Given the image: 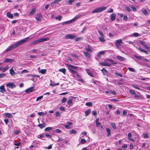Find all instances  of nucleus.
Listing matches in <instances>:
<instances>
[{
    "label": "nucleus",
    "instance_id": "nucleus-1",
    "mask_svg": "<svg viewBox=\"0 0 150 150\" xmlns=\"http://www.w3.org/2000/svg\"><path fill=\"white\" fill-rule=\"evenodd\" d=\"M29 37H28L26 38H25L22 40H21L18 42L17 43L13 44V45H11L12 49H14L18 46L21 45L23 43L26 42V41L29 38Z\"/></svg>",
    "mask_w": 150,
    "mask_h": 150
},
{
    "label": "nucleus",
    "instance_id": "nucleus-2",
    "mask_svg": "<svg viewBox=\"0 0 150 150\" xmlns=\"http://www.w3.org/2000/svg\"><path fill=\"white\" fill-rule=\"evenodd\" d=\"M107 8L106 7H101L96 8L92 11V13H98L105 10Z\"/></svg>",
    "mask_w": 150,
    "mask_h": 150
},
{
    "label": "nucleus",
    "instance_id": "nucleus-3",
    "mask_svg": "<svg viewBox=\"0 0 150 150\" xmlns=\"http://www.w3.org/2000/svg\"><path fill=\"white\" fill-rule=\"evenodd\" d=\"M76 36L73 35L67 34L65 36V38L67 39H74Z\"/></svg>",
    "mask_w": 150,
    "mask_h": 150
},
{
    "label": "nucleus",
    "instance_id": "nucleus-4",
    "mask_svg": "<svg viewBox=\"0 0 150 150\" xmlns=\"http://www.w3.org/2000/svg\"><path fill=\"white\" fill-rule=\"evenodd\" d=\"M34 87H31L27 88L25 90V92L27 93H29L30 92L35 91Z\"/></svg>",
    "mask_w": 150,
    "mask_h": 150
},
{
    "label": "nucleus",
    "instance_id": "nucleus-5",
    "mask_svg": "<svg viewBox=\"0 0 150 150\" xmlns=\"http://www.w3.org/2000/svg\"><path fill=\"white\" fill-rule=\"evenodd\" d=\"M6 86L10 88H13L15 87V86L13 83H9L6 84Z\"/></svg>",
    "mask_w": 150,
    "mask_h": 150
},
{
    "label": "nucleus",
    "instance_id": "nucleus-6",
    "mask_svg": "<svg viewBox=\"0 0 150 150\" xmlns=\"http://www.w3.org/2000/svg\"><path fill=\"white\" fill-rule=\"evenodd\" d=\"M67 125H64V127L65 128L67 129H70L71 128L70 126L72 124V123L71 122H67Z\"/></svg>",
    "mask_w": 150,
    "mask_h": 150
},
{
    "label": "nucleus",
    "instance_id": "nucleus-7",
    "mask_svg": "<svg viewBox=\"0 0 150 150\" xmlns=\"http://www.w3.org/2000/svg\"><path fill=\"white\" fill-rule=\"evenodd\" d=\"M69 70L71 72L72 74L74 75L77 76L78 77H79L80 76V75L78 74V73L76 71L74 70L73 69L69 68Z\"/></svg>",
    "mask_w": 150,
    "mask_h": 150
},
{
    "label": "nucleus",
    "instance_id": "nucleus-8",
    "mask_svg": "<svg viewBox=\"0 0 150 150\" xmlns=\"http://www.w3.org/2000/svg\"><path fill=\"white\" fill-rule=\"evenodd\" d=\"M67 66L68 67L69 69V68L71 69H74L77 70L78 69V67L77 66H74V65H72L70 64H67Z\"/></svg>",
    "mask_w": 150,
    "mask_h": 150
},
{
    "label": "nucleus",
    "instance_id": "nucleus-9",
    "mask_svg": "<svg viewBox=\"0 0 150 150\" xmlns=\"http://www.w3.org/2000/svg\"><path fill=\"white\" fill-rule=\"evenodd\" d=\"M116 17V15L115 14L113 13H112L111 15H110V19L111 21H114Z\"/></svg>",
    "mask_w": 150,
    "mask_h": 150
},
{
    "label": "nucleus",
    "instance_id": "nucleus-10",
    "mask_svg": "<svg viewBox=\"0 0 150 150\" xmlns=\"http://www.w3.org/2000/svg\"><path fill=\"white\" fill-rule=\"evenodd\" d=\"M99 64L103 66H110L111 65V64H110L105 62L100 63H99Z\"/></svg>",
    "mask_w": 150,
    "mask_h": 150
},
{
    "label": "nucleus",
    "instance_id": "nucleus-11",
    "mask_svg": "<svg viewBox=\"0 0 150 150\" xmlns=\"http://www.w3.org/2000/svg\"><path fill=\"white\" fill-rule=\"evenodd\" d=\"M14 59L8 58H7L5 59L4 60V62H11L13 61Z\"/></svg>",
    "mask_w": 150,
    "mask_h": 150
},
{
    "label": "nucleus",
    "instance_id": "nucleus-12",
    "mask_svg": "<svg viewBox=\"0 0 150 150\" xmlns=\"http://www.w3.org/2000/svg\"><path fill=\"white\" fill-rule=\"evenodd\" d=\"M7 16L10 18L12 19L13 18V15L12 14H11L10 12H8L6 13Z\"/></svg>",
    "mask_w": 150,
    "mask_h": 150
},
{
    "label": "nucleus",
    "instance_id": "nucleus-13",
    "mask_svg": "<svg viewBox=\"0 0 150 150\" xmlns=\"http://www.w3.org/2000/svg\"><path fill=\"white\" fill-rule=\"evenodd\" d=\"M41 42H42L44 41H47L50 40V38L48 37H46L43 38H40Z\"/></svg>",
    "mask_w": 150,
    "mask_h": 150
},
{
    "label": "nucleus",
    "instance_id": "nucleus-14",
    "mask_svg": "<svg viewBox=\"0 0 150 150\" xmlns=\"http://www.w3.org/2000/svg\"><path fill=\"white\" fill-rule=\"evenodd\" d=\"M116 57L118 59L121 61H125L126 60V59L125 58L120 56H117Z\"/></svg>",
    "mask_w": 150,
    "mask_h": 150
},
{
    "label": "nucleus",
    "instance_id": "nucleus-15",
    "mask_svg": "<svg viewBox=\"0 0 150 150\" xmlns=\"http://www.w3.org/2000/svg\"><path fill=\"white\" fill-rule=\"evenodd\" d=\"M83 53L84 54L85 56L87 57L90 58L91 56V54L89 53L88 52H83Z\"/></svg>",
    "mask_w": 150,
    "mask_h": 150
},
{
    "label": "nucleus",
    "instance_id": "nucleus-16",
    "mask_svg": "<svg viewBox=\"0 0 150 150\" xmlns=\"http://www.w3.org/2000/svg\"><path fill=\"white\" fill-rule=\"evenodd\" d=\"M46 126V124L45 123H43L42 124H39L38 125V126L41 129L45 127Z\"/></svg>",
    "mask_w": 150,
    "mask_h": 150
},
{
    "label": "nucleus",
    "instance_id": "nucleus-17",
    "mask_svg": "<svg viewBox=\"0 0 150 150\" xmlns=\"http://www.w3.org/2000/svg\"><path fill=\"white\" fill-rule=\"evenodd\" d=\"M106 130L108 133L107 135V137H109L111 136L110 130L109 127H107L106 128Z\"/></svg>",
    "mask_w": 150,
    "mask_h": 150
},
{
    "label": "nucleus",
    "instance_id": "nucleus-18",
    "mask_svg": "<svg viewBox=\"0 0 150 150\" xmlns=\"http://www.w3.org/2000/svg\"><path fill=\"white\" fill-rule=\"evenodd\" d=\"M41 42L40 39L37 40H35L32 43V44H36L39 43Z\"/></svg>",
    "mask_w": 150,
    "mask_h": 150
},
{
    "label": "nucleus",
    "instance_id": "nucleus-19",
    "mask_svg": "<svg viewBox=\"0 0 150 150\" xmlns=\"http://www.w3.org/2000/svg\"><path fill=\"white\" fill-rule=\"evenodd\" d=\"M86 50L89 53H91L93 51L91 49V47L89 45H88L87 47H86Z\"/></svg>",
    "mask_w": 150,
    "mask_h": 150
},
{
    "label": "nucleus",
    "instance_id": "nucleus-20",
    "mask_svg": "<svg viewBox=\"0 0 150 150\" xmlns=\"http://www.w3.org/2000/svg\"><path fill=\"white\" fill-rule=\"evenodd\" d=\"M36 10V8H32L29 13V14L30 15H33V14L35 11Z\"/></svg>",
    "mask_w": 150,
    "mask_h": 150
},
{
    "label": "nucleus",
    "instance_id": "nucleus-21",
    "mask_svg": "<svg viewBox=\"0 0 150 150\" xmlns=\"http://www.w3.org/2000/svg\"><path fill=\"white\" fill-rule=\"evenodd\" d=\"M80 16H76L73 19L71 20V21H72V23L75 21L76 20L78 19L80 17Z\"/></svg>",
    "mask_w": 150,
    "mask_h": 150
},
{
    "label": "nucleus",
    "instance_id": "nucleus-22",
    "mask_svg": "<svg viewBox=\"0 0 150 150\" xmlns=\"http://www.w3.org/2000/svg\"><path fill=\"white\" fill-rule=\"evenodd\" d=\"M72 23V21H71V20H69V21H65V22H64L62 23V25H65V24H70V23Z\"/></svg>",
    "mask_w": 150,
    "mask_h": 150
},
{
    "label": "nucleus",
    "instance_id": "nucleus-23",
    "mask_svg": "<svg viewBox=\"0 0 150 150\" xmlns=\"http://www.w3.org/2000/svg\"><path fill=\"white\" fill-rule=\"evenodd\" d=\"M91 112V110L90 109H88L85 112V115L86 116H88Z\"/></svg>",
    "mask_w": 150,
    "mask_h": 150
},
{
    "label": "nucleus",
    "instance_id": "nucleus-24",
    "mask_svg": "<svg viewBox=\"0 0 150 150\" xmlns=\"http://www.w3.org/2000/svg\"><path fill=\"white\" fill-rule=\"evenodd\" d=\"M46 71V69H42L40 70H39L38 71L39 72L42 74H45Z\"/></svg>",
    "mask_w": 150,
    "mask_h": 150
},
{
    "label": "nucleus",
    "instance_id": "nucleus-25",
    "mask_svg": "<svg viewBox=\"0 0 150 150\" xmlns=\"http://www.w3.org/2000/svg\"><path fill=\"white\" fill-rule=\"evenodd\" d=\"M10 74L12 76L15 75V72L13 70V68H11L9 70Z\"/></svg>",
    "mask_w": 150,
    "mask_h": 150
},
{
    "label": "nucleus",
    "instance_id": "nucleus-26",
    "mask_svg": "<svg viewBox=\"0 0 150 150\" xmlns=\"http://www.w3.org/2000/svg\"><path fill=\"white\" fill-rule=\"evenodd\" d=\"M139 49L140 51L143 52H144L146 54H148V52L146 51L145 50H144L143 49H142V48H141L140 47H139Z\"/></svg>",
    "mask_w": 150,
    "mask_h": 150
},
{
    "label": "nucleus",
    "instance_id": "nucleus-27",
    "mask_svg": "<svg viewBox=\"0 0 150 150\" xmlns=\"http://www.w3.org/2000/svg\"><path fill=\"white\" fill-rule=\"evenodd\" d=\"M107 61H109L111 62L112 63V64H117V63L116 62H115L112 59H108L107 60Z\"/></svg>",
    "mask_w": 150,
    "mask_h": 150
},
{
    "label": "nucleus",
    "instance_id": "nucleus-28",
    "mask_svg": "<svg viewBox=\"0 0 150 150\" xmlns=\"http://www.w3.org/2000/svg\"><path fill=\"white\" fill-rule=\"evenodd\" d=\"M62 0H55L53 2L51 3V4H58V3Z\"/></svg>",
    "mask_w": 150,
    "mask_h": 150
},
{
    "label": "nucleus",
    "instance_id": "nucleus-29",
    "mask_svg": "<svg viewBox=\"0 0 150 150\" xmlns=\"http://www.w3.org/2000/svg\"><path fill=\"white\" fill-rule=\"evenodd\" d=\"M59 71L63 73L64 74H65L66 69L65 68H62L59 69Z\"/></svg>",
    "mask_w": 150,
    "mask_h": 150
},
{
    "label": "nucleus",
    "instance_id": "nucleus-30",
    "mask_svg": "<svg viewBox=\"0 0 150 150\" xmlns=\"http://www.w3.org/2000/svg\"><path fill=\"white\" fill-rule=\"evenodd\" d=\"M8 69V67L6 65L5 67L3 68L2 72H4Z\"/></svg>",
    "mask_w": 150,
    "mask_h": 150
},
{
    "label": "nucleus",
    "instance_id": "nucleus-31",
    "mask_svg": "<svg viewBox=\"0 0 150 150\" xmlns=\"http://www.w3.org/2000/svg\"><path fill=\"white\" fill-rule=\"evenodd\" d=\"M13 49L11 46H10L9 47L7 48V49L5 51V52H8L9 51H10L12 50Z\"/></svg>",
    "mask_w": 150,
    "mask_h": 150
},
{
    "label": "nucleus",
    "instance_id": "nucleus-32",
    "mask_svg": "<svg viewBox=\"0 0 150 150\" xmlns=\"http://www.w3.org/2000/svg\"><path fill=\"white\" fill-rule=\"evenodd\" d=\"M70 133L71 134H76V133L77 132L74 129H72L70 131Z\"/></svg>",
    "mask_w": 150,
    "mask_h": 150
},
{
    "label": "nucleus",
    "instance_id": "nucleus-33",
    "mask_svg": "<svg viewBox=\"0 0 150 150\" xmlns=\"http://www.w3.org/2000/svg\"><path fill=\"white\" fill-rule=\"evenodd\" d=\"M5 115L8 118H11L12 117V115L9 113H6Z\"/></svg>",
    "mask_w": 150,
    "mask_h": 150
},
{
    "label": "nucleus",
    "instance_id": "nucleus-34",
    "mask_svg": "<svg viewBox=\"0 0 150 150\" xmlns=\"http://www.w3.org/2000/svg\"><path fill=\"white\" fill-rule=\"evenodd\" d=\"M73 100V98H71L69 100L67 101V103L68 105H70L71 104H72Z\"/></svg>",
    "mask_w": 150,
    "mask_h": 150
},
{
    "label": "nucleus",
    "instance_id": "nucleus-35",
    "mask_svg": "<svg viewBox=\"0 0 150 150\" xmlns=\"http://www.w3.org/2000/svg\"><path fill=\"white\" fill-rule=\"evenodd\" d=\"M99 39L100 40V41L102 42H104L105 41V40L103 38V37L101 36L100 37H99Z\"/></svg>",
    "mask_w": 150,
    "mask_h": 150
},
{
    "label": "nucleus",
    "instance_id": "nucleus-36",
    "mask_svg": "<svg viewBox=\"0 0 150 150\" xmlns=\"http://www.w3.org/2000/svg\"><path fill=\"white\" fill-rule=\"evenodd\" d=\"M0 89L3 92H5L6 90L4 88V86L3 85L2 86L0 87Z\"/></svg>",
    "mask_w": 150,
    "mask_h": 150
},
{
    "label": "nucleus",
    "instance_id": "nucleus-37",
    "mask_svg": "<svg viewBox=\"0 0 150 150\" xmlns=\"http://www.w3.org/2000/svg\"><path fill=\"white\" fill-rule=\"evenodd\" d=\"M86 105L88 106H92V103L91 102H87L86 103Z\"/></svg>",
    "mask_w": 150,
    "mask_h": 150
},
{
    "label": "nucleus",
    "instance_id": "nucleus-38",
    "mask_svg": "<svg viewBox=\"0 0 150 150\" xmlns=\"http://www.w3.org/2000/svg\"><path fill=\"white\" fill-rule=\"evenodd\" d=\"M110 125L114 129H115L116 128L115 124L114 123L111 122L110 123Z\"/></svg>",
    "mask_w": 150,
    "mask_h": 150
},
{
    "label": "nucleus",
    "instance_id": "nucleus-39",
    "mask_svg": "<svg viewBox=\"0 0 150 150\" xmlns=\"http://www.w3.org/2000/svg\"><path fill=\"white\" fill-rule=\"evenodd\" d=\"M142 11L145 15H147L148 14V12L146 10H142Z\"/></svg>",
    "mask_w": 150,
    "mask_h": 150
},
{
    "label": "nucleus",
    "instance_id": "nucleus-40",
    "mask_svg": "<svg viewBox=\"0 0 150 150\" xmlns=\"http://www.w3.org/2000/svg\"><path fill=\"white\" fill-rule=\"evenodd\" d=\"M74 1V0H69L67 1V3L69 5H71Z\"/></svg>",
    "mask_w": 150,
    "mask_h": 150
},
{
    "label": "nucleus",
    "instance_id": "nucleus-41",
    "mask_svg": "<svg viewBox=\"0 0 150 150\" xmlns=\"http://www.w3.org/2000/svg\"><path fill=\"white\" fill-rule=\"evenodd\" d=\"M86 71L88 74L90 75V76H93V74H92V73L90 71L88 70H87Z\"/></svg>",
    "mask_w": 150,
    "mask_h": 150
},
{
    "label": "nucleus",
    "instance_id": "nucleus-42",
    "mask_svg": "<svg viewBox=\"0 0 150 150\" xmlns=\"http://www.w3.org/2000/svg\"><path fill=\"white\" fill-rule=\"evenodd\" d=\"M116 43L120 44L122 42V40L121 39L117 40L116 41Z\"/></svg>",
    "mask_w": 150,
    "mask_h": 150
},
{
    "label": "nucleus",
    "instance_id": "nucleus-43",
    "mask_svg": "<svg viewBox=\"0 0 150 150\" xmlns=\"http://www.w3.org/2000/svg\"><path fill=\"white\" fill-rule=\"evenodd\" d=\"M67 101V99L65 97H64L61 101L62 103H64Z\"/></svg>",
    "mask_w": 150,
    "mask_h": 150
},
{
    "label": "nucleus",
    "instance_id": "nucleus-44",
    "mask_svg": "<svg viewBox=\"0 0 150 150\" xmlns=\"http://www.w3.org/2000/svg\"><path fill=\"white\" fill-rule=\"evenodd\" d=\"M98 33L100 34V35L101 37H103L104 36V35L103 33V32L101 30H98Z\"/></svg>",
    "mask_w": 150,
    "mask_h": 150
},
{
    "label": "nucleus",
    "instance_id": "nucleus-45",
    "mask_svg": "<svg viewBox=\"0 0 150 150\" xmlns=\"http://www.w3.org/2000/svg\"><path fill=\"white\" fill-rule=\"evenodd\" d=\"M96 126L97 127H100L101 128H103V126L101 125V124L99 122H98L96 123Z\"/></svg>",
    "mask_w": 150,
    "mask_h": 150
},
{
    "label": "nucleus",
    "instance_id": "nucleus-46",
    "mask_svg": "<svg viewBox=\"0 0 150 150\" xmlns=\"http://www.w3.org/2000/svg\"><path fill=\"white\" fill-rule=\"evenodd\" d=\"M38 114L39 115L41 116L42 115H45L46 114V113L40 112H38Z\"/></svg>",
    "mask_w": 150,
    "mask_h": 150
},
{
    "label": "nucleus",
    "instance_id": "nucleus-47",
    "mask_svg": "<svg viewBox=\"0 0 150 150\" xmlns=\"http://www.w3.org/2000/svg\"><path fill=\"white\" fill-rule=\"evenodd\" d=\"M52 128L50 127H46L45 129V131H48L49 130H51L52 129Z\"/></svg>",
    "mask_w": 150,
    "mask_h": 150
},
{
    "label": "nucleus",
    "instance_id": "nucleus-48",
    "mask_svg": "<svg viewBox=\"0 0 150 150\" xmlns=\"http://www.w3.org/2000/svg\"><path fill=\"white\" fill-rule=\"evenodd\" d=\"M122 147L123 148H124L125 150V149L127 147V144H125L123 145L122 146Z\"/></svg>",
    "mask_w": 150,
    "mask_h": 150
},
{
    "label": "nucleus",
    "instance_id": "nucleus-49",
    "mask_svg": "<svg viewBox=\"0 0 150 150\" xmlns=\"http://www.w3.org/2000/svg\"><path fill=\"white\" fill-rule=\"evenodd\" d=\"M129 91L130 93L132 94H134L135 93V92L134 90H130Z\"/></svg>",
    "mask_w": 150,
    "mask_h": 150
},
{
    "label": "nucleus",
    "instance_id": "nucleus-50",
    "mask_svg": "<svg viewBox=\"0 0 150 150\" xmlns=\"http://www.w3.org/2000/svg\"><path fill=\"white\" fill-rule=\"evenodd\" d=\"M62 17L61 16H59L58 17H56L55 18L56 19H58L59 21H60L61 20Z\"/></svg>",
    "mask_w": 150,
    "mask_h": 150
},
{
    "label": "nucleus",
    "instance_id": "nucleus-51",
    "mask_svg": "<svg viewBox=\"0 0 150 150\" xmlns=\"http://www.w3.org/2000/svg\"><path fill=\"white\" fill-rule=\"evenodd\" d=\"M86 141L84 139H82L81 140V143L82 144H85L86 142Z\"/></svg>",
    "mask_w": 150,
    "mask_h": 150
},
{
    "label": "nucleus",
    "instance_id": "nucleus-52",
    "mask_svg": "<svg viewBox=\"0 0 150 150\" xmlns=\"http://www.w3.org/2000/svg\"><path fill=\"white\" fill-rule=\"evenodd\" d=\"M139 43L143 46H144V45L146 44V43H145V42L142 40H140Z\"/></svg>",
    "mask_w": 150,
    "mask_h": 150
},
{
    "label": "nucleus",
    "instance_id": "nucleus-53",
    "mask_svg": "<svg viewBox=\"0 0 150 150\" xmlns=\"http://www.w3.org/2000/svg\"><path fill=\"white\" fill-rule=\"evenodd\" d=\"M115 74L116 75V76H119L120 77H122V75L121 74H119L118 73H117V72H115Z\"/></svg>",
    "mask_w": 150,
    "mask_h": 150
},
{
    "label": "nucleus",
    "instance_id": "nucleus-54",
    "mask_svg": "<svg viewBox=\"0 0 150 150\" xmlns=\"http://www.w3.org/2000/svg\"><path fill=\"white\" fill-rule=\"evenodd\" d=\"M56 115L57 117H60L61 116L60 113L59 112H56Z\"/></svg>",
    "mask_w": 150,
    "mask_h": 150
},
{
    "label": "nucleus",
    "instance_id": "nucleus-55",
    "mask_svg": "<svg viewBox=\"0 0 150 150\" xmlns=\"http://www.w3.org/2000/svg\"><path fill=\"white\" fill-rule=\"evenodd\" d=\"M59 109L61 111H64L65 110V108L63 107H60L59 108Z\"/></svg>",
    "mask_w": 150,
    "mask_h": 150
},
{
    "label": "nucleus",
    "instance_id": "nucleus-56",
    "mask_svg": "<svg viewBox=\"0 0 150 150\" xmlns=\"http://www.w3.org/2000/svg\"><path fill=\"white\" fill-rule=\"evenodd\" d=\"M131 8L133 9V11H137V9L134 6H131Z\"/></svg>",
    "mask_w": 150,
    "mask_h": 150
},
{
    "label": "nucleus",
    "instance_id": "nucleus-57",
    "mask_svg": "<svg viewBox=\"0 0 150 150\" xmlns=\"http://www.w3.org/2000/svg\"><path fill=\"white\" fill-rule=\"evenodd\" d=\"M55 132L57 133H60L62 132V131L60 129H56L55 130Z\"/></svg>",
    "mask_w": 150,
    "mask_h": 150
},
{
    "label": "nucleus",
    "instance_id": "nucleus-58",
    "mask_svg": "<svg viewBox=\"0 0 150 150\" xmlns=\"http://www.w3.org/2000/svg\"><path fill=\"white\" fill-rule=\"evenodd\" d=\"M128 19V17L127 15H125L124 16L123 20L125 21H127Z\"/></svg>",
    "mask_w": 150,
    "mask_h": 150
},
{
    "label": "nucleus",
    "instance_id": "nucleus-59",
    "mask_svg": "<svg viewBox=\"0 0 150 150\" xmlns=\"http://www.w3.org/2000/svg\"><path fill=\"white\" fill-rule=\"evenodd\" d=\"M29 71L26 70H25V69H24V70H23L22 71H21V73H28V72H29Z\"/></svg>",
    "mask_w": 150,
    "mask_h": 150
},
{
    "label": "nucleus",
    "instance_id": "nucleus-60",
    "mask_svg": "<svg viewBox=\"0 0 150 150\" xmlns=\"http://www.w3.org/2000/svg\"><path fill=\"white\" fill-rule=\"evenodd\" d=\"M5 76V74H0V78H2L4 76Z\"/></svg>",
    "mask_w": 150,
    "mask_h": 150
},
{
    "label": "nucleus",
    "instance_id": "nucleus-61",
    "mask_svg": "<svg viewBox=\"0 0 150 150\" xmlns=\"http://www.w3.org/2000/svg\"><path fill=\"white\" fill-rule=\"evenodd\" d=\"M134 57L136 58L139 59H142V57L141 56H137V55H134Z\"/></svg>",
    "mask_w": 150,
    "mask_h": 150
},
{
    "label": "nucleus",
    "instance_id": "nucleus-62",
    "mask_svg": "<svg viewBox=\"0 0 150 150\" xmlns=\"http://www.w3.org/2000/svg\"><path fill=\"white\" fill-rule=\"evenodd\" d=\"M86 26L84 27L83 28V29L81 31V33H84L86 30Z\"/></svg>",
    "mask_w": 150,
    "mask_h": 150
},
{
    "label": "nucleus",
    "instance_id": "nucleus-63",
    "mask_svg": "<svg viewBox=\"0 0 150 150\" xmlns=\"http://www.w3.org/2000/svg\"><path fill=\"white\" fill-rule=\"evenodd\" d=\"M102 72L103 73V74H104L105 73H106L107 72V70L104 68H103L101 70Z\"/></svg>",
    "mask_w": 150,
    "mask_h": 150
},
{
    "label": "nucleus",
    "instance_id": "nucleus-64",
    "mask_svg": "<svg viewBox=\"0 0 150 150\" xmlns=\"http://www.w3.org/2000/svg\"><path fill=\"white\" fill-rule=\"evenodd\" d=\"M43 98V96H40L38 97L36 99V101H38V100H39L41 99V98Z\"/></svg>",
    "mask_w": 150,
    "mask_h": 150
}]
</instances>
